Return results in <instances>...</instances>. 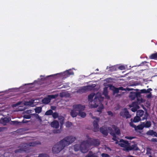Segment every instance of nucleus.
I'll return each mask as SVG.
<instances>
[{
	"instance_id": "21",
	"label": "nucleus",
	"mask_w": 157,
	"mask_h": 157,
	"mask_svg": "<svg viewBox=\"0 0 157 157\" xmlns=\"http://www.w3.org/2000/svg\"><path fill=\"white\" fill-rule=\"evenodd\" d=\"M144 122L141 123V124L137 126H136L135 130L136 131H138L139 130H142L144 127Z\"/></svg>"
},
{
	"instance_id": "46",
	"label": "nucleus",
	"mask_w": 157,
	"mask_h": 157,
	"mask_svg": "<svg viewBox=\"0 0 157 157\" xmlns=\"http://www.w3.org/2000/svg\"><path fill=\"white\" fill-rule=\"evenodd\" d=\"M152 95L151 93H149L147 95L146 97L148 98H150L151 97Z\"/></svg>"
},
{
	"instance_id": "26",
	"label": "nucleus",
	"mask_w": 157,
	"mask_h": 157,
	"mask_svg": "<svg viewBox=\"0 0 157 157\" xmlns=\"http://www.w3.org/2000/svg\"><path fill=\"white\" fill-rule=\"evenodd\" d=\"M144 111L143 110H139L137 112L136 115L140 117H142L143 115Z\"/></svg>"
},
{
	"instance_id": "10",
	"label": "nucleus",
	"mask_w": 157,
	"mask_h": 157,
	"mask_svg": "<svg viewBox=\"0 0 157 157\" xmlns=\"http://www.w3.org/2000/svg\"><path fill=\"white\" fill-rule=\"evenodd\" d=\"M109 87L110 90L113 91V94L114 95L115 93H118L119 92V90H127L129 91L131 90L132 89H130L129 88H126V89L124 88L123 87H121L119 88H115L114 86L110 85L109 86Z\"/></svg>"
},
{
	"instance_id": "11",
	"label": "nucleus",
	"mask_w": 157,
	"mask_h": 157,
	"mask_svg": "<svg viewBox=\"0 0 157 157\" xmlns=\"http://www.w3.org/2000/svg\"><path fill=\"white\" fill-rule=\"evenodd\" d=\"M68 71H65L60 73H58L54 75H52L48 76V77H52L54 78H57V77H63L64 78H66L69 76Z\"/></svg>"
},
{
	"instance_id": "29",
	"label": "nucleus",
	"mask_w": 157,
	"mask_h": 157,
	"mask_svg": "<svg viewBox=\"0 0 157 157\" xmlns=\"http://www.w3.org/2000/svg\"><path fill=\"white\" fill-rule=\"evenodd\" d=\"M140 120V117L136 115V116L134 117L133 119V122L135 123L138 122Z\"/></svg>"
},
{
	"instance_id": "24",
	"label": "nucleus",
	"mask_w": 157,
	"mask_h": 157,
	"mask_svg": "<svg viewBox=\"0 0 157 157\" xmlns=\"http://www.w3.org/2000/svg\"><path fill=\"white\" fill-rule=\"evenodd\" d=\"M137 103L138 104H140L141 103H143L144 101L142 98L140 96H138L137 98Z\"/></svg>"
},
{
	"instance_id": "16",
	"label": "nucleus",
	"mask_w": 157,
	"mask_h": 157,
	"mask_svg": "<svg viewBox=\"0 0 157 157\" xmlns=\"http://www.w3.org/2000/svg\"><path fill=\"white\" fill-rule=\"evenodd\" d=\"M82 106L84 108L83 109H81L79 111H78V115L80 116L81 117L84 118L86 117V114L85 112H82V111L84 110L85 107V106L83 105H82Z\"/></svg>"
},
{
	"instance_id": "20",
	"label": "nucleus",
	"mask_w": 157,
	"mask_h": 157,
	"mask_svg": "<svg viewBox=\"0 0 157 157\" xmlns=\"http://www.w3.org/2000/svg\"><path fill=\"white\" fill-rule=\"evenodd\" d=\"M107 87H105L104 89L103 94L105 96V98L109 99V97L107 95Z\"/></svg>"
},
{
	"instance_id": "56",
	"label": "nucleus",
	"mask_w": 157,
	"mask_h": 157,
	"mask_svg": "<svg viewBox=\"0 0 157 157\" xmlns=\"http://www.w3.org/2000/svg\"><path fill=\"white\" fill-rule=\"evenodd\" d=\"M25 109V107H24L23 109H21V110H24V109Z\"/></svg>"
},
{
	"instance_id": "22",
	"label": "nucleus",
	"mask_w": 157,
	"mask_h": 157,
	"mask_svg": "<svg viewBox=\"0 0 157 157\" xmlns=\"http://www.w3.org/2000/svg\"><path fill=\"white\" fill-rule=\"evenodd\" d=\"M147 134L148 135H152L154 136L157 137V133L155 132H154L153 130H150L148 131Z\"/></svg>"
},
{
	"instance_id": "15",
	"label": "nucleus",
	"mask_w": 157,
	"mask_h": 157,
	"mask_svg": "<svg viewBox=\"0 0 157 157\" xmlns=\"http://www.w3.org/2000/svg\"><path fill=\"white\" fill-rule=\"evenodd\" d=\"M130 107H132L131 109L133 112H135L139 108V106L135 102L133 103L131 105H130Z\"/></svg>"
},
{
	"instance_id": "5",
	"label": "nucleus",
	"mask_w": 157,
	"mask_h": 157,
	"mask_svg": "<svg viewBox=\"0 0 157 157\" xmlns=\"http://www.w3.org/2000/svg\"><path fill=\"white\" fill-rule=\"evenodd\" d=\"M75 138L72 136H69L64 138L61 141V143L65 147L68 146L75 140Z\"/></svg>"
},
{
	"instance_id": "7",
	"label": "nucleus",
	"mask_w": 157,
	"mask_h": 157,
	"mask_svg": "<svg viewBox=\"0 0 157 157\" xmlns=\"http://www.w3.org/2000/svg\"><path fill=\"white\" fill-rule=\"evenodd\" d=\"M34 100H31L29 101L25 102L24 103L22 102H19L15 104V106H17L19 105V107H23L24 106L27 105L31 107H33L34 106L35 104L34 103Z\"/></svg>"
},
{
	"instance_id": "53",
	"label": "nucleus",
	"mask_w": 157,
	"mask_h": 157,
	"mask_svg": "<svg viewBox=\"0 0 157 157\" xmlns=\"http://www.w3.org/2000/svg\"><path fill=\"white\" fill-rule=\"evenodd\" d=\"M22 122L24 123H26L27 122V121H25L24 120H23V121H22Z\"/></svg>"
},
{
	"instance_id": "14",
	"label": "nucleus",
	"mask_w": 157,
	"mask_h": 157,
	"mask_svg": "<svg viewBox=\"0 0 157 157\" xmlns=\"http://www.w3.org/2000/svg\"><path fill=\"white\" fill-rule=\"evenodd\" d=\"M121 116L124 117L129 118L131 115L129 114L128 111L126 109H122L120 113Z\"/></svg>"
},
{
	"instance_id": "48",
	"label": "nucleus",
	"mask_w": 157,
	"mask_h": 157,
	"mask_svg": "<svg viewBox=\"0 0 157 157\" xmlns=\"http://www.w3.org/2000/svg\"><path fill=\"white\" fill-rule=\"evenodd\" d=\"M22 151V150L21 149H19L16 150L15 151V152L16 153H17L18 152H21Z\"/></svg>"
},
{
	"instance_id": "37",
	"label": "nucleus",
	"mask_w": 157,
	"mask_h": 157,
	"mask_svg": "<svg viewBox=\"0 0 157 157\" xmlns=\"http://www.w3.org/2000/svg\"><path fill=\"white\" fill-rule=\"evenodd\" d=\"M34 112V110H32L30 109L26 110L25 111V113L29 114H32V113Z\"/></svg>"
},
{
	"instance_id": "52",
	"label": "nucleus",
	"mask_w": 157,
	"mask_h": 157,
	"mask_svg": "<svg viewBox=\"0 0 157 157\" xmlns=\"http://www.w3.org/2000/svg\"><path fill=\"white\" fill-rule=\"evenodd\" d=\"M147 116L145 115V116L143 118L142 120H143L144 119H146L147 118Z\"/></svg>"
},
{
	"instance_id": "27",
	"label": "nucleus",
	"mask_w": 157,
	"mask_h": 157,
	"mask_svg": "<svg viewBox=\"0 0 157 157\" xmlns=\"http://www.w3.org/2000/svg\"><path fill=\"white\" fill-rule=\"evenodd\" d=\"M149 58L152 59H157V52L151 55Z\"/></svg>"
},
{
	"instance_id": "38",
	"label": "nucleus",
	"mask_w": 157,
	"mask_h": 157,
	"mask_svg": "<svg viewBox=\"0 0 157 157\" xmlns=\"http://www.w3.org/2000/svg\"><path fill=\"white\" fill-rule=\"evenodd\" d=\"M68 74L69 76L74 74V72H73L71 69L68 70Z\"/></svg>"
},
{
	"instance_id": "58",
	"label": "nucleus",
	"mask_w": 157,
	"mask_h": 157,
	"mask_svg": "<svg viewBox=\"0 0 157 157\" xmlns=\"http://www.w3.org/2000/svg\"><path fill=\"white\" fill-rule=\"evenodd\" d=\"M30 84H33V83H30Z\"/></svg>"
},
{
	"instance_id": "3",
	"label": "nucleus",
	"mask_w": 157,
	"mask_h": 157,
	"mask_svg": "<svg viewBox=\"0 0 157 157\" xmlns=\"http://www.w3.org/2000/svg\"><path fill=\"white\" fill-rule=\"evenodd\" d=\"M92 143L84 141L80 145L76 144L74 146V150L75 151H78L80 149L82 153L86 152L90 145L98 146L100 144L99 141L98 140H94L91 141Z\"/></svg>"
},
{
	"instance_id": "43",
	"label": "nucleus",
	"mask_w": 157,
	"mask_h": 157,
	"mask_svg": "<svg viewBox=\"0 0 157 157\" xmlns=\"http://www.w3.org/2000/svg\"><path fill=\"white\" fill-rule=\"evenodd\" d=\"M108 114L110 116H113V113L110 111H109L107 112Z\"/></svg>"
},
{
	"instance_id": "19",
	"label": "nucleus",
	"mask_w": 157,
	"mask_h": 157,
	"mask_svg": "<svg viewBox=\"0 0 157 157\" xmlns=\"http://www.w3.org/2000/svg\"><path fill=\"white\" fill-rule=\"evenodd\" d=\"M137 94H138L136 92H131L129 96L132 100H133L137 96Z\"/></svg>"
},
{
	"instance_id": "30",
	"label": "nucleus",
	"mask_w": 157,
	"mask_h": 157,
	"mask_svg": "<svg viewBox=\"0 0 157 157\" xmlns=\"http://www.w3.org/2000/svg\"><path fill=\"white\" fill-rule=\"evenodd\" d=\"M41 107H40L36 108L35 109V112L37 113H40L41 111Z\"/></svg>"
},
{
	"instance_id": "54",
	"label": "nucleus",
	"mask_w": 157,
	"mask_h": 157,
	"mask_svg": "<svg viewBox=\"0 0 157 157\" xmlns=\"http://www.w3.org/2000/svg\"><path fill=\"white\" fill-rule=\"evenodd\" d=\"M14 122L15 123V124H18V122L17 121H14Z\"/></svg>"
},
{
	"instance_id": "12",
	"label": "nucleus",
	"mask_w": 157,
	"mask_h": 157,
	"mask_svg": "<svg viewBox=\"0 0 157 157\" xmlns=\"http://www.w3.org/2000/svg\"><path fill=\"white\" fill-rule=\"evenodd\" d=\"M58 96V94L55 95H51L48 96V97L43 99L42 101V102L45 104L48 103L52 99L55 98Z\"/></svg>"
},
{
	"instance_id": "31",
	"label": "nucleus",
	"mask_w": 157,
	"mask_h": 157,
	"mask_svg": "<svg viewBox=\"0 0 157 157\" xmlns=\"http://www.w3.org/2000/svg\"><path fill=\"white\" fill-rule=\"evenodd\" d=\"M58 119L60 120V122L61 124H63V120H64V117L62 116H59Z\"/></svg>"
},
{
	"instance_id": "39",
	"label": "nucleus",
	"mask_w": 157,
	"mask_h": 157,
	"mask_svg": "<svg viewBox=\"0 0 157 157\" xmlns=\"http://www.w3.org/2000/svg\"><path fill=\"white\" fill-rule=\"evenodd\" d=\"M2 121H5V122H3V124H5L6 123L8 122L7 119L6 118H4L2 119V120L1 121V122H2Z\"/></svg>"
},
{
	"instance_id": "8",
	"label": "nucleus",
	"mask_w": 157,
	"mask_h": 157,
	"mask_svg": "<svg viewBox=\"0 0 157 157\" xmlns=\"http://www.w3.org/2000/svg\"><path fill=\"white\" fill-rule=\"evenodd\" d=\"M64 147L62 144L61 143V141L59 143L55 145L52 148V151L54 153H59Z\"/></svg>"
},
{
	"instance_id": "2",
	"label": "nucleus",
	"mask_w": 157,
	"mask_h": 157,
	"mask_svg": "<svg viewBox=\"0 0 157 157\" xmlns=\"http://www.w3.org/2000/svg\"><path fill=\"white\" fill-rule=\"evenodd\" d=\"M100 132L104 135L106 136L107 135L108 132L112 135L113 137V139L115 140L116 144H118V145L121 147H124V150L126 151H128L129 144L126 141H125L123 140H120L119 142L117 140V138L115 136V135L113 133L112 129L111 127H108L107 128H101L100 130Z\"/></svg>"
},
{
	"instance_id": "25",
	"label": "nucleus",
	"mask_w": 157,
	"mask_h": 157,
	"mask_svg": "<svg viewBox=\"0 0 157 157\" xmlns=\"http://www.w3.org/2000/svg\"><path fill=\"white\" fill-rule=\"evenodd\" d=\"M144 123V127L146 128L150 127L151 125V123L150 121H147L145 123Z\"/></svg>"
},
{
	"instance_id": "49",
	"label": "nucleus",
	"mask_w": 157,
	"mask_h": 157,
	"mask_svg": "<svg viewBox=\"0 0 157 157\" xmlns=\"http://www.w3.org/2000/svg\"><path fill=\"white\" fill-rule=\"evenodd\" d=\"M151 141L154 142H156L157 141V140L155 138H153L151 139Z\"/></svg>"
},
{
	"instance_id": "50",
	"label": "nucleus",
	"mask_w": 157,
	"mask_h": 157,
	"mask_svg": "<svg viewBox=\"0 0 157 157\" xmlns=\"http://www.w3.org/2000/svg\"><path fill=\"white\" fill-rule=\"evenodd\" d=\"M37 115V118L38 119V120L40 122H41V117H39Z\"/></svg>"
},
{
	"instance_id": "51",
	"label": "nucleus",
	"mask_w": 157,
	"mask_h": 157,
	"mask_svg": "<svg viewBox=\"0 0 157 157\" xmlns=\"http://www.w3.org/2000/svg\"><path fill=\"white\" fill-rule=\"evenodd\" d=\"M51 108L52 109L54 110L56 109V107L55 106H52Z\"/></svg>"
},
{
	"instance_id": "9",
	"label": "nucleus",
	"mask_w": 157,
	"mask_h": 157,
	"mask_svg": "<svg viewBox=\"0 0 157 157\" xmlns=\"http://www.w3.org/2000/svg\"><path fill=\"white\" fill-rule=\"evenodd\" d=\"M40 144V142L39 141H33L32 142L29 143V144H25L22 147L23 150L25 151L28 152L27 151V149L31 146H35L37 144Z\"/></svg>"
},
{
	"instance_id": "47",
	"label": "nucleus",
	"mask_w": 157,
	"mask_h": 157,
	"mask_svg": "<svg viewBox=\"0 0 157 157\" xmlns=\"http://www.w3.org/2000/svg\"><path fill=\"white\" fill-rule=\"evenodd\" d=\"M130 125L131 126L134 128H135H135H136V126L135 125H134L132 123H130Z\"/></svg>"
},
{
	"instance_id": "44",
	"label": "nucleus",
	"mask_w": 157,
	"mask_h": 157,
	"mask_svg": "<svg viewBox=\"0 0 157 157\" xmlns=\"http://www.w3.org/2000/svg\"><path fill=\"white\" fill-rule=\"evenodd\" d=\"M65 92H63L61 93L60 94V96L61 97H63L64 96H65Z\"/></svg>"
},
{
	"instance_id": "42",
	"label": "nucleus",
	"mask_w": 157,
	"mask_h": 157,
	"mask_svg": "<svg viewBox=\"0 0 157 157\" xmlns=\"http://www.w3.org/2000/svg\"><path fill=\"white\" fill-rule=\"evenodd\" d=\"M118 68L121 70H123L125 69V67L124 66H121L119 67Z\"/></svg>"
},
{
	"instance_id": "55",
	"label": "nucleus",
	"mask_w": 157,
	"mask_h": 157,
	"mask_svg": "<svg viewBox=\"0 0 157 157\" xmlns=\"http://www.w3.org/2000/svg\"><path fill=\"white\" fill-rule=\"evenodd\" d=\"M150 148H147V151H150Z\"/></svg>"
},
{
	"instance_id": "57",
	"label": "nucleus",
	"mask_w": 157,
	"mask_h": 157,
	"mask_svg": "<svg viewBox=\"0 0 157 157\" xmlns=\"http://www.w3.org/2000/svg\"><path fill=\"white\" fill-rule=\"evenodd\" d=\"M96 70H97V71H98V69H96Z\"/></svg>"
},
{
	"instance_id": "13",
	"label": "nucleus",
	"mask_w": 157,
	"mask_h": 157,
	"mask_svg": "<svg viewBox=\"0 0 157 157\" xmlns=\"http://www.w3.org/2000/svg\"><path fill=\"white\" fill-rule=\"evenodd\" d=\"M90 114L92 118L94 120L93 122L94 131V132H97L99 130V126L98 124V123L99 121V119L98 118L93 117L91 114Z\"/></svg>"
},
{
	"instance_id": "34",
	"label": "nucleus",
	"mask_w": 157,
	"mask_h": 157,
	"mask_svg": "<svg viewBox=\"0 0 157 157\" xmlns=\"http://www.w3.org/2000/svg\"><path fill=\"white\" fill-rule=\"evenodd\" d=\"M52 113V110H49L46 112L45 114L46 115H51Z\"/></svg>"
},
{
	"instance_id": "17",
	"label": "nucleus",
	"mask_w": 157,
	"mask_h": 157,
	"mask_svg": "<svg viewBox=\"0 0 157 157\" xmlns=\"http://www.w3.org/2000/svg\"><path fill=\"white\" fill-rule=\"evenodd\" d=\"M51 125L52 127L56 128H58L59 126V122L56 121H54L52 122Z\"/></svg>"
},
{
	"instance_id": "36",
	"label": "nucleus",
	"mask_w": 157,
	"mask_h": 157,
	"mask_svg": "<svg viewBox=\"0 0 157 157\" xmlns=\"http://www.w3.org/2000/svg\"><path fill=\"white\" fill-rule=\"evenodd\" d=\"M72 125V123L71 122H67L66 124V126L67 127H71V126Z\"/></svg>"
},
{
	"instance_id": "23",
	"label": "nucleus",
	"mask_w": 157,
	"mask_h": 157,
	"mask_svg": "<svg viewBox=\"0 0 157 157\" xmlns=\"http://www.w3.org/2000/svg\"><path fill=\"white\" fill-rule=\"evenodd\" d=\"M112 128L114 130L116 134L119 135L120 134V132L119 129L115 125L112 126Z\"/></svg>"
},
{
	"instance_id": "45",
	"label": "nucleus",
	"mask_w": 157,
	"mask_h": 157,
	"mask_svg": "<svg viewBox=\"0 0 157 157\" xmlns=\"http://www.w3.org/2000/svg\"><path fill=\"white\" fill-rule=\"evenodd\" d=\"M125 138L129 140H132L134 138V137L131 136H126L125 137Z\"/></svg>"
},
{
	"instance_id": "1",
	"label": "nucleus",
	"mask_w": 157,
	"mask_h": 157,
	"mask_svg": "<svg viewBox=\"0 0 157 157\" xmlns=\"http://www.w3.org/2000/svg\"><path fill=\"white\" fill-rule=\"evenodd\" d=\"M103 99V98L101 96L100 93L98 92L96 94L94 93L91 94L88 97L89 106L91 108L99 106L97 111L101 113V110L104 108L103 106L101 103Z\"/></svg>"
},
{
	"instance_id": "40",
	"label": "nucleus",
	"mask_w": 157,
	"mask_h": 157,
	"mask_svg": "<svg viewBox=\"0 0 157 157\" xmlns=\"http://www.w3.org/2000/svg\"><path fill=\"white\" fill-rule=\"evenodd\" d=\"M101 155L102 157H110L108 155L105 153H103Z\"/></svg>"
},
{
	"instance_id": "35",
	"label": "nucleus",
	"mask_w": 157,
	"mask_h": 157,
	"mask_svg": "<svg viewBox=\"0 0 157 157\" xmlns=\"http://www.w3.org/2000/svg\"><path fill=\"white\" fill-rule=\"evenodd\" d=\"M38 157H49V156L46 154H40L39 155Z\"/></svg>"
},
{
	"instance_id": "18",
	"label": "nucleus",
	"mask_w": 157,
	"mask_h": 157,
	"mask_svg": "<svg viewBox=\"0 0 157 157\" xmlns=\"http://www.w3.org/2000/svg\"><path fill=\"white\" fill-rule=\"evenodd\" d=\"M128 148V151L131 150H137L139 149L137 147V145L136 144H134L132 145L131 146L129 144Z\"/></svg>"
},
{
	"instance_id": "4",
	"label": "nucleus",
	"mask_w": 157,
	"mask_h": 157,
	"mask_svg": "<svg viewBox=\"0 0 157 157\" xmlns=\"http://www.w3.org/2000/svg\"><path fill=\"white\" fill-rule=\"evenodd\" d=\"M84 107L80 104L75 105L73 106V109L71 110L70 114L73 117H75L78 115V112L80 110L83 109Z\"/></svg>"
},
{
	"instance_id": "32",
	"label": "nucleus",
	"mask_w": 157,
	"mask_h": 157,
	"mask_svg": "<svg viewBox=\"0 0 157 157\" xmlns=\"http://www.w3.org/2000/svg\"><path fill=\"white\" fill-rule=\"evenodd\" d=\"M152 90L151 89L149 88L147 89V90L145 89H143L142 90V92L144 93H149L150 91H151Z\"/></svg>"
},
{
	"instance_id": "28",
	"label": "nucleus",
	"mask_w": 157,
	"mask_h": 157,
	"mask_svg": "<svg viewBox=\"0 0 157 157\" xmlns=\"http://www.w3.org/2000/svg\"><path fill=\"white\" fill-rule=\"evenodd\" d=\"M85 157H98L95 154H93L91 152H90Z\"/></svg>"
},
{
	"instance_id": "6",
	"label": "nucleus",
	"mask_w": 157,
	"mask_h": 157,
	"mask_svg": "<svg viewBox=\"0 0 157 157\" xmlns=\"http://www.w3.org/2000/svg\"><path fill=\"white\" fill-rule=\"evenodd\" d=\"M96 86L95 84H92L91 85H89L87 86H83L81 87L77 91V92L79 93H82L90 90L94 87Z\"/></svg>"
},
{
	"instance_id": "33",
	"label": "nucleus",
	"mask_w": 157,
	"mask_h": 157,
	"mask_svg": "<svg viewBox=\"0 0 157 157\" xmlns=\"http://www.w3.org/2000/svg\"><path fill=\"white\" fill-rule=\"evenodd\" d=\"M52 116L55 119L57 117L58 118L59 116L58 114L56 113H53L52 114Z\"/></svg>"
},
{
	"instance_id": "41",
	"label": "nucleus",
	"mask_w": 157,
	"mask_h": 157,
	"mask_svg": "<svg viewBox=\"0 0 157 157\" xmlns=\"http://www.w3.org/2000/svg\"><path fill=\"white\" fill-rule=\"evenodd\" d=\"M24 117L25 119H30L31 118V116L29 115H25L24 116Z\"/></svg>"
}]
</instances>
